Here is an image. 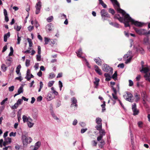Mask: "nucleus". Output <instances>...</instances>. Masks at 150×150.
<instances>
[{"mask_svg": "<svg viewBox=\"0 0 150 150\" xmlns=\"http://www.w3.org/2000/svg\"><path fill=\"white\" fill-rule=\"evenodd\" d=\"M117 6L119 8L117 10L118 12L121 13L124 17H120L119 14H116L114 16V18L117 19L121 22L123 23L125 27H130V25L127 22L128 18L129 16V14L126 13L124 10L121 9L120 6L119 7Z\"/></svg>", "mask_w": 150, "mask_h": 150, "instance_id": "f257e3e1", "label": "nucleus"}, {"mask_svg": "<svg viewBox=\"0 0 150 150\" xmlns=\"http://www.w3.org/2000/svg\"><path fill=\"white\" fill-rule=\"evenodd\" d=\"M127 22L128 23H129V22H131L132 24H134L135 26L139 27H142L144 25V23L135 21L132 19L129 16L128 17Z\"/></svg>", "mask_w": 150, "mask_h": 150, "instance_id": "f03ea898", "label": "nucleus"}, {"mask_svg": "<svg viewBox=\"0 0 150 150\" xmlns=\"http://www.w3.org/2000/svg\"><path fill=\"white\" fill-rule=\"evenodd\" d=\"M21 139L23 145H26L28 144L31 143L32 140V139L30 137H27L26 134L23 133L22 134Z\"/></svg>", "mask_w": 150, "mask_h": 150, "instance_id": "7ed1b4c3", "label": "nucleus"}, {"mask_svg": "<svg viewBox=\"0 0 150 150\" xmlns=\"http://www.w3.org/2000/svg\"><path fill=\"white\" fill-rule=\"evenodd\" d=\"M100 14L102 19L103 21L106 20V18H110V15L105 9H103L101 10Z\"/></svg>", "mask_w": 150, "mask_h": 150, "instance_id": "20e7f679", "label": "nucleus"}, {"mask_svg": "<svg viewBox=\"0 0 150 150\" xmlns=\"http://www.w3.org/2000/svg\"><path fill=\"white\" fill-rule=\"evenodd\" d=\"M115 82H110L112 89L113 91L114 94L116 95L117 93V91H120V86L119 83H117L116 85V87L115 88L113 86L115 85Z\"/></svg>", "mask_w": 150, "mask_h": 150, "instance_id": "39448f33", "label": "nucleus"}, {"mask_svg": "<svg viewBox=\"0 0 150 150\" xmlns=\"http://www.w3.org/2000/svg\"><path fill=\"white\" fill-rule=\"evenodd\" d=\"M127 95L123 96L124 98L126 100L131 103L133 102V99H132L133 95L131 93L129 92H126Z\"/></svg>", "mask_w": 150, "mask_h": 150, "instance_id": "423d86ee", "label": "nucleus"}, {"mask_svg": "<svg viewBox=\"0 0 150 150\" xmlns=\"http://www.w3.org/2000/svg\"><path fill=\"white\" fill-rule=\"evenodd\" d=\"M103 70L105 72H108L110 71V74H112L113 73V69L110 67L109 65L106 64H103V66L102 68Z\"/></svg>", "mask_w": 150, "mask_h": 150, "instance_id": "0eeeda50", "label": "nucleus"}, {"mask_svg": "<svg viewBox=\"0 0 150 150\" xmlns=\"http://www.w3.org/2000/svg\"><path fill=\"white\" fill-rule=\"evenodd\" d=\"M133 29L135 32L140 35H145V31L146 30L144 29H138L135 27H134Z\"/></svg>", "mask_w": 150, "mask_h": 150, "instance_id": "6e6552de", "label": "nucleus"}, {"mask_svg": "<svg viewBox=\"0 0 150 150\" xmlns=\"http://www.w3.org/2000/svg\"><path fill=\"white\" fill-rule=\"evenodd\" d=\"M71 107H73L74 106H75L76 107L78 106L77 104V101L76 98L75 97H73L71 98Z\"/></svg>", "mask_w": 150, "mask_h": 150, "instance_id": "1a4fd4ad", "label": "nucleus"}, {"mask_svg": "<svg viewBox=\"0 0 150 150\" xmlns=\"http://www.w3.org/2000/svg\"><path fill=\"white\" fill-rule=\"evenodd\" d=\"M11 142V139L9 137L4 139V141L3 143V145L6 146V145L10 144Z\"/></svg>", "mask_w": 150, "mask_h": 150, "instance_id": "9d476101", "label": "nucleus"}, {"mask_svg": "<svg viewBox=\"0 0 150 150\" xmlns=\"http://www.w3.org/2000/svg\"><path fill=\"white\" fill-rule=\"evenodd\" d=\"M94 60L98 65L100 66L102 64V60L99 57L94 59Z\"/></svg>", "mask_w": 150, "mask_h": 150, "instance_id": "9b49d317", "label": "nucleus"}, {"mask_svg": "<svg viewBox=\"0 0 150 150\" xmlns=\"http://www.w3.org/2000/svg\"><path fill=\"white\" fill-rule=\"evenodd\" d=\"M142 69L140 70L141 72H143L144 73L146 74L147 73L150 71V70L149 68V67H142Z\"/></svg>", "mask_w": 150, "mask_h": 150, "instance_id": "f8f14e48", "label": "nucleus"}, {"mask_svg": "<svg viewBox=\"0 0 150 150\" xmlns=\"http://www.w3.org/2000/svg\"><path fill=\"white\" fill-rule=\"evenodd\" d=\"M95 81L94 82V83L95 86V88H97L98 86L99 85V83L100 81V79L97 77H95L94 78Z\"/></svg>", "mask_w": 150, "mask_h": 150, "instance_id": "ddd939ff", "label": "nucleus"}, {"mask_svg": "<svg viewBox=\"0 0 150 150\" xmlns=\"http://www.w3.org/2000/svg\"><path fill=\"white\" fill-rule=\"evenodd\" d=\"M52 25V24L51 23H49L46 26V31L47 32H49L52 30L51 26Z\"/></svg>", "mask_w": 150, "mask_h": 150, "instance_id": "4468645a", "label": "nucleus"}, {"mask_svg": "<svg viewBox=\"0 0 150 150\" xmlns=\"http://www.w3.org/2000/svg\"><path fill=\"white\" fill-rule=\"evenodd\" d=\"M104 75L106 77V79H105L106 81H109L111 80L112 77L111 76H110L109 74L105 73Z\"/></svg>", "mask_w": 150, "mask_h": 150, "instance_id": "2eb2a0df", "label": "nucleus"}, {"mask_svg": "<svg viewBox=\"0 0 150 150\" xmlns=\"http://www.w3.org/2000/svg\"><path fill=\"white\" fill-rule=\"evenodd\" d=\"M137 51V52L139 51L140 53L142 54H144V50L141 47H136Z\"/></svg>", "mask_w": 150, "mask_h": 150, "instance_id": "dca6fc26", "label": "nucleus"}, {"mask_svg": "<svg viewBox=\"0 0 150 150\" xmlns=\"http://www.w3.org/2000/svg\"><path fill=\"white\" fill-rule=\"evenodd\" d=\"M76 53L77 54V56L80 57H81V55L82 54V50L81 48H80Z\"/></svg>", "mask_w": 150, "mask_h": 150, "instance_id": "f3484780", "label": "nucleus"}, {"mask_svg": "<svg viewBox=\"0 0 150 150\" xmlns=\"http://www.w3.org/2000/svg\"><path fill=\"white\" fill-rule=\"evenodd\" d=\"M10 36V34L9 32L7 33L4 34V42H6L7 41V38H9Z\"/></svg>", "mask_w": 150, "mask_h": 150, "instance_id": "a211bd4d", "label": "nucleus"}, {"mask_svg": "<svg viewBox=\"0 0 150 150\" xmlns=\"http://www.w3.org/2000/svg\"><path fill=\"white\" fill-rule=\"evenodd\" d=\"M21 68V65L19 64L16 67V72L17 74L19 75H21V73H20V69Z\"/></svg>", "mask_w": 150, "mask_h": 150, "instance_id": "6ab92c4d", "label": "nucleus"}, {"mask_svg": "<svg viewBox=\"0 0 150 150\" xmlns=\"http://www.w3.org/2000/svg\"><path fill=\"white\" fill-rule=\"evenodd\" d=\"M134 96L136 98V99L135 100V101L137 103L140 99V95H138L137 93H136L134 94Z\"/></svg>", "mask_w": 150, "mask_h": 150, "instance_id": "aec40b11", "label": "nucleus"}, {"mask_svg": "<svg viewBox=\"0 0 150 150\" xmlns=\"http://www.w3.org/2000/svg\"><path fill=\"white\" fill-rule=\"evenodd\" d=\"M102 120L101 118L99 117H97L96 119V122L98 125H102Z\"/></svg>", "mask_w": 150, "mask_h": 150, "instance_id": "412c9836", "label": "nucleus"}, {"mask_svg": "<svg viewBox=\"0 0 150 150\" xmlns=\"http://www.w3.org/2000/svg\"><path fill=\"white\" fill-rule=\"evenodd\" d=\"M41 145V143L40 141H38L35 144L34 148L36 149H38L40 147Z\"/></svg>", "mask_w": 150, "mask_h": 150, "instance_id": "4be33fe9", "label": "nucleus"}, {"mask_svg": "<svg viewBox=\"0 0 150 150\" xmlns=\"http://www.w3.org/2000/svg\"><path fill=\"white\" fill-rule=\"evenodd\" d=\"M117 71H116L111 76L112 78L115 81H116L117 80Z\"/></svg>", "mask_w": 150, "mask_h": 150, "instance_id": "5701e85b", "label": "nucleus"}, {"mask_svg": "<svg viewBox=\"0 0 150 150\" xmlns=\"http://www.w3.org/2000/svg\"><path fill=\"white\" fill-rule=\"evenodd\" d=\"M110 1L112 2V3L113 4V5H114L115 4L118 7L120 6V4L117 2V0H110Z\"/></svg>", "mask_w": 150, "mask_h": 150, "instance_id": "b1692460", "label": "nucleus"}, {"mask_svg": "<svg viewBox=\"0 0 150 150\" xmlns=\"http://www.w3.org/2000/svg\"><path fill=\"white\" fill-rule=\"evenodd\" d=\"M99 131V133L100 134V135H102L103 137V136L105 135V131L104 129H101Z\"/></svg>", "mask_w": 150, "mask_h": 150, "instance_id": "393cba45", "label": "nucleus"}, {"mask_svg": "<svg viewBox=\"0 0 150 150\" xmlns=\"http://www.w3.org/2000/svg\"><path fill=\"white\" fill-rule=\"evenodd\" d=\"M44 39H45V45H47L48 44V42H50V38H49L47 37H45L44 38Z\"/></svg>", "mask_w": 150, "mask_h": 150, "instance_id": "a878e982", "label": "nucleus"}, {"mask_svg": "<svg viewBox=\"0 0 150 150\" xmlns=\"http://www.w3.org/2000/svg\"><path fill=\"white\" fill-rule=\"evenodd\" d=\"M1 68L4 72L6 71L7 69V67L4 64H3L1 66Z\"/></svg>", "mask_w": 150, "mask_h": 150, "instance_id": "bb28decb", "label": "nucleus"}, {"mask_svg": "<svg viewBox=\"0 0 150 150\" xmlns=\"http://www.w3.org/2000/svg\"><path fill=\"white\" fill-rule=\"evenodd\" d=\"M144 77L146 78V80H148L150 82V76H149V75L148 74H146L144 75Z\"/></svg>", "mask_w": 150, "mask_h": 150, "instance_id": "cd10ccee", "label": "nucleus"}, {"mask_svg": "<svg viewBox=\"0 0 150 150\" xmlns=\"http://www.w3.org/2000/svg\"><path fill=\"white\" fill-rule=\"evenodd\" d=\"M23 122H28V117L25 116V115H23Z\"/></svg>", "mask_w": 150, "mask_h": 150, "instance_id": "c85d7f7f", "label": "nucleus"}, {"mask_svg": "<svg viewBox=\"0 0 150 150\" xmlns=\"http://www.w3.org/2000/svg\"><path fill=\"white\" fill-rule=\"evenodd\" d=\"M105 144V142L103 140H101L100 144H99V146L101 148H102L103 145Z\"/></svg>", "mask_w": 150, "mask_h": 150, "instance_id": "c756f323", "label": "nucleus"}, {"mask_svg": "<svg viewBox=\"0 0 150 150\" xmlns=\"http://www.w3.org/2000/svg\"><path fill=\"white\" fill-rule=\"evenodd\" d=\"M132 111L133 112V115L134 116L138 115L139 112V110L137 109H134Z\"/></svg>", "mask_w": 150, "mask_h": 150, "instance_id": "7c9ffc66", "label": "nucleus"}, {"mask_svg": "<svg viewBox=\"0 0 150 150\" xmlns=\"http://www.w3.org/2000/svg\"><path fill=\"white\" fill-rule=\"evenodd\" d=\"M53 19V17L52 16L49 17L47 19V21L48 22H51Z\"/></svg>", "mask_w": 150, "mask_h": 150, "instance_id": "2f4dec72", "label": "nucleus"}, {"mask_svg": "<svg viewBox=\"0 0 150 150\" xmlns=\"http://www.w3.org/2000/svg\"><path fill=\"white\" fill-rule=\"evenodd\" d=\"M149 41V38L148 36L145 37L144 39V43L147 44L148 43Z\"/></svg>", "mask_w": 150, "mask_h": 150, "instance_id": "473e14b6", "label": "nucleus"}, {"mask_svg": "<svg viewBox=\"0 0 150 150\" xmlns=\"http://www.w3.org/2000/svg\"><path fill=\"white\" fill-rule=\"evenodd\" d=\"M21 25L20 26L17 25L16 26H14V29H15L17 31H19L21 29Z\"/></svg>", "mask_w": 150, "mask_h": 150, "instance_id": "72a5a7b5", "label": "nucleus"}, {"mask_svg": "<svg viewBox=\"0 0 150 150\" xmlns=\"http://www.w3.org/2000/svg\"><path fill=\"white\" fill-rule=\"evenodd\" d=\"M95 128L98 131L102 129V125H97Z\"/></svg>", "mask_w": 150, "mask_h": 150, "instance_id": "f704fd0d", "label": "nucleus"}, {"mask_svg": "<svg viewBox=\"0 0 150 150\" xmlns=\"http://www.w3.org/2000/svg\"><path fill=\"white\" fill-rule=\"evenodd\" d=\"M18 105H19L16 103L13 105L11 107V108L12 109H16L18 108Z\"/></svg>", "mask_w": 150, "mask_h": 150, "instance_id": "c9c22d12", "label": "nucleus"}, {"mask_svg": "<svg viewBox=\"0 0 150 150\" xmlns=\"http://www.w3.org/2000/svg\"><path fill=\"white\" fill-rule=\"evenodd\" d=\"M43 83L42 82V81H40V88L38 89V91L40 92L41 91V89L42 88L43 86Z\"/></svg>", "mask_w": 150, "mask_h": 150, "instance_id": "e433bc0d", "label": "nucleus"}, {"mask_svg": "<svg viewBox=\"0 0 150 150\" xmlns=\"http://www.w3.org/2000/svg\"><path fill=\"white\" fill-rule=\"evenodd\" d=\"M108 11L113 15H114L115 13L114 10L112 8H109L108 10Z\"/></svg>", "mask_w": 150, "mask_h": 150, "instance_id": "4c0bfd02", "label": "nucleus"}, {"mask_svg": "<svg viewBox=\"0 0 150 150\" xmlns=\"http://www.w3.org/2000/svg\"><path fill=\"white\" fill-rule=\"evenodd\" d=\"M12 58L11 57L7 56L6 57V61H8L10 62H12Z\"/></svg>", "mask_w": 150, "mask_h": 150, "instance_id": "58836bf2", "label": "nucleus"}, {"mask_svg": "<svg viewBox=\"0 0 150 150\" xmlns=\"http://www.w3.org/2000/svg\"><path fill=\"white\" fill-rule=\"evenodd\" d=\"M54 81H50L48 84V86L49 87H51L54 84Z\"/></svg>", "mask_w": 150, "mask_h": 150, "instance_id": "ea45409f", "label": "nucleus"}, {"mask_svg": "<svg viewBox=\"0 0 150 150\" xmlns=\"http://www.w3.org/2000/svg\"><path fill=\"white\" fill-rule=\"evenodd\" d=\"M30 63V60L29 59H26L25 61V65L27 67L29 66Z\"/></svg>", "mask_w": 150, "mask_h": 150, "instance_id": "a19ab883", "label": "nucleus"}, {"mask_svg": "<svg viewBox=\"0 0 150 150\" xmlns=\"http://www.w3.org/2000/svg\"><path fill=\"white\" fill-rule=\"evenodd\" d=\"M55 77V75L54 73H51L50 74L49 76V79H52L54 78Z\"/></svg>", "mask_w": 150, "mask_h": 150, "instance_id": "79ce46f5", "label": "nucleus"}, {"mask_svg": "<svg viewBox=\"0 0 150 150\" xmlns=\"http://www.w3.org/2000/svg\"><path fill=\"white\" fill-rule=\"evenodd\" d=\"M14 70V68L13 67H11L10 71V74L9 75L10 76L13 75V72Z\"/></svg>", "mask_w": 150, "mask_h": 150, "instance_id": "37998d69", "label": "nucleus"}, {"mask_svg": "<svg viewBox=\"0 0 150 150\" xmlns=\"http://www.w3.org/2000/svg\"><path fill=\"white\" fill-rule=\"evenodd\" d=\"M21 92V93H23V88L22 86H21L20 88H19L18 92Z\"/></svg>", "mask_w": 150, "mask_h": 150, "instance_id": "c03bdc74", "label": "nucleus"}, {"mask_svg": "<svg viewBox=\"0 0 150 150\" xmlns=\"http://www.w3.org/2000/svg\"><path fill=\"white\" fill-rule=\"evenodd\" d=\"M95 71L100 75H101L102 74V73L101 72V70L100 69H98V70H96Z\"/></svg>", "mask_w": 150, "mask_h": 150, "instance_id": "a18cd8bd", "label": "nucleus"}, {"mask_svg": "<svg viewBox=\"0 0 150 150\" xmlns=\"http://www.w3.org/2000/svg\"><path fill=\"white\" fill-rule=\"evenodd\" d=\"M41 55L39 54H37L36 55V59L37 61H40L41 60Z\"/></svg>", "mask_w": 150, "mask_h": 150, "instance_id": "49530a36", "label": "nucleus"}, {"mask_svg": "<svg viewBox=\"0 0 150 150\" xmlns=\"http://www.w3.org/2000/svg\"><path fill=\"white\" fill-rule=\"evenodd\" d=\"M59 84L60 88V91H61L62 90V88L63 86V84L60 81H59Z\"/></svg>", "mask_w": 150, "mask_h": 150, "instance_id": "de8ad7c7", "label": "nucleus"}, {"mask_svg": "<svg viewBox=\"0 0 150 150\" xmlns=\"http://www.w3.org/2000/svg\"><path fill=\"white\" fill-rule=\"evenodd\" d=\"M22 101L23 100L22 99H19L17 101L16 103L19 105L21 104Z\"/></svg>", "mask_w": 150, "mask_h": 150, "instance_id": "09e8293b", "label": "nucleus"}, {"mask_svg": "<svg viewBox=\"0 0 150 150\" xmlns=\"http://www.w3.org/2000/svg\"><path fill=\"white\" fill-rule=\"evenodd\" d=\"M38 54L40 55L41 53V47L40 45L38 46Z\"/></svg>", "mask_w": 150, "mask_h": 150, "instance_id": "8fccbe9b", "label": "nucleus"}, {"mask_svg": "<svg viewBox=\"0 0 150 150\" xmlns=\"http://www.w3.org/2000/svg\"><path fill=\"white\" fill-rule=\"evenodd\" d=\"M132 57L131 56L130 57L129 59H127L125 61V63L127 64L129 63L130 62L131 59H132Z\"/></svg>", "mask_w": 150, "mask_h": 150, "instance_id": "3c124183", "label": "nucleus"}, {"mask_svg": "<svg viewBox=\"0 0 150 150\" xmlns=\"http://www.w3.org/2000/svg\"><path fill=\"white\" fill-rule=\"evenodd\" d=\"M21 40V37L18 36V35L17 37V44H20V41Z\"/></svg>", "mask_w": 150, "mask_h": 150, "instance_id": "603ef678", "label": "nucleus"}, {"mask_svg": "<svg viewBox=\"0 0 150 150\" xmlns=\"http://www.w3.org/2000/svg\"><path fill=\"white\" fill-rule=\"evenodd\" d=\"M14 87L13 86H12L8 88L9 90L11 92L13 91L14 90Z\"/></svg>", "mask_w": 150, "mask_h": 150, "instance_id": "864d4df0", "label": "nucleus"}, {"mask_svg": "<svg viewBox=\"0 0 150 150\" xmlns=\"http://www.w3.org/2000/svg\"><path fill=\"white\" fill-rule=\"evenodd\" d=\"M27 123L28 126L29 127H32L34 125V123H32L31 122H28Z\"/></svg>", "mask_w": 150, "mask_h": 150, "instance_id": "5fc2aeb1", "label": "nucleus"}, {"mask_svg": "<svg viewBox=\"0 0 150 150\" xmlns=\"http://www.w3.org/2000/svg\"><path fill=\"white\" fill-rule=\"evenodd\" d=\"M50 41L51 43L50 44V45H53L56 43V42L57 41V40L56 39H54V40H52L51 41L50 40Z\"/></svg>", "mask_w": 150, "mask_h": 150, "instance_id": "6e6d98bb", "label": "nucleus"}, {"mask_svg": "<svg viewBox=\"0 0 150 150\" xmlns=\"http://www.w3.org/2000/svg\"><path fill=\"white\" fill-rule=\"evenodd\" d=\"M114 27L117 28L121 27V26L119 24L117 23H115Z\"/></svg>", "mask_w": 150, "mask_h": 150, "instance_id": "4d7b16f0", "label": "nucleus"}, {"mask_svg": "<svg viewBox=\"0 0 150 150\" xmlns=\"http://www.w3.org/2000/svg\"><path fill=\"white\" fill-rule=\"evenodd\" d=\"M84 60L86 62V64L87 66V67L89 68H91V67L89 66V64L88 62V61H87V60L86 59V58H84Z\"/></svg>", "mask_w": 150, "mask_h": 150, "instance_id": "13d9d810", "label": "nucleus"}, {"mask_svg": "<svg viewBox=\"0 0 150 150\" xmlns=\"http://www.w3.org/2000/svg\"><path fill=\"white\" fill-rule=\"evenodd\" d=\"M100 4L104 8H106L107 7V5L105 4L103 1L101 2V3H100Z\"/></svg>", "mask_w": 150, "mask_h": 150, "instance_id": "bf43d9fd", "label": "nucleus"}, {"mask_svg": "<svg viewBox=\"0 0 150 150\" xmlns=\"http://www.w3.org/2000/svg\"><path fill=\"white\" fill-rule=\"evenodd\" d=\"M16 132H11L9 134V136L10 137L13 136L15 137L16 135Z\"/></svg>", "mask_w": 150, "mask_h": 150, "instance_id": "052dcab7", "label": "nucleus"}, {"mask_svg": "<svg viewBox=\"0 0 150 150\" xmlns=\"http://www.w3.org/2000/svg\"><path fill=\"white\" fill-rule=\"evenodd\" d=\"M8 100V98H6L4 99V100H2V101L1 103V105H4L5 102Z\"/></svg>", "mask_w": 150, "mask_h": 150, "instance_id": "680f3d73", "label": "nucleus"}, {"mask_svg": "<svg viewBox=\"0 0 150 150\" xmlns=\"http://www.w3.org/2000/svg\"><path fill=\"white\" fill-rule=\"evenodd\" d=\"M117 67L121 68H123L124 67V64L123 63L120 64L118 65Z\"/></svg>", "mask_w": 150, "mask_h": 150, "instance_id": "e2e57ef3", "label": "nucleus"}, {"mask_svg": "<svg viewBox=\"0 0 150 150\" xmlns=\"http://www.w3.org/2000/svg\"><path fill=\"white\" fill-rule=\"evenodd\" d=\"M28 30L30 32L34 29V26H29L28 27Z\"/></svg>", "mask_w": 150, "mask_h": 150, "instance_id": "0e129e2a", "label": "nucleus"}, {"mask_svg": "<svg viewBox=\"0 0 150 150\" xmlns=\"http://www.w3.org/2000/svg\"><path fill=\"white\" fill-rule=\"evenodd\" d=\"M47 98L50 99V100H51L52 99V96L51 94L49 93H48L47 95Z\"/></svg>", "mask_w": 150, "mask_h": 150, "instance_id": "69168bd1", "label": "nucleus"}, {"mask_svg": "<svg viewBox=\"0 0 150 150\" xmlns=\"http://www.w3.org/2000/svg\"><path fill=\"white\" fill-rule=\"evenodd\" d=\"M42 96H39L37 98V101L38 102H40L42 100Z\"/></svg>", "mask_w": 150, "mask_h": 150, "instance_id": "338daca9", "label": "nucleus"}, {"mask_svg": "<svg viewBox=\"0 0 150 150\" xmlns=\"http://www.w3.org/2000/svg\"><path fill=\"white\" fill-rule=\"evenodd\" d=\"M129 86H131L133 85V82L131 80H129Z\"/></svg>", "mask_w": 150, "mask_h": 150, "instance_id": "774afa93", "label": "nucleus"}]
</instances>
